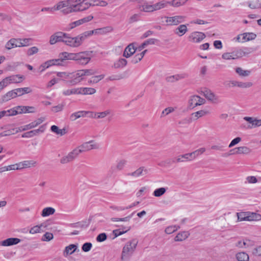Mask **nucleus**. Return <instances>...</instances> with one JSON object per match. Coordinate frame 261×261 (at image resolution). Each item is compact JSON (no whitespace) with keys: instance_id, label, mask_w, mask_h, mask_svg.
I'll list each match as a JSON object with an SVG mask.
<instances>
[{"instance_id":"obj_7","label":"nucleus","mask_w":261,"mask_h":261,"mask_svg":"<svg viewBox=\"0 0 261 261\" xmlns=\"http://www.w3.org/2000/svg\"><path fill=\"white\" fill-rule=\"evenodd\" d=\"M249 54L243 49H240L231 53H225L222 54V58L224 60H236L240 58Z\"/></svg>"},{"instance_id":"obj_50","label":"nucleus","mask_w":261,"mask_h":261,"mask_svg":"<svg viewBox=\"0 0 261 261\" xmlns=\"http://www.w3.org/2000/svg\"><path fill=\"white\" fill-rule=\"evenodd\" d=\"M127 77L126 71L122 73H120L117 75L111 76L109 77V79L111 81L114 80H120Z\"/></svg>"},{"instance_id":"obj_1","label":"nucleus","mask_w":261,"mask_h":261,"mask_svg":"<svg viewBox=\"0 0 261 261\" xmlns=\"http://www.w3.org/2000/svg\"><path fill=\"white\" fill-rule=\"evenodd\" d=\"M96 73L92 69L79 70L76 72H58L57 76L68 86H75L82 81L84 76H89Z\"/></svg>"},{"instance_id":"obj_32","label":"nucleus","mask_w":261,"mask_h":261,"mask_svg":"<svg viewBox=\"0 0 261 261\" xmlns=\"http://www.w3.org/2000/svg\"><path fill=\"white\" fill-rule=\"evenodd\" d=\"M22 169L36 166L37 162L34 160H26L20 162Z\"/></svg>"},{"instance_id":"obj_47","label":"nucleus","mask_w":261,"mask_h":261,"mask_svg":"<svg viewBox=\"0 0 261 261\" xmlns=\"http://www.w3.org/2000/svg\"><path fill=\"white\" fill-rule=\"evenodd\" d=\"M167 188L162 187L155 189L153 192V195L155 197H161L163 196L166 192Z\"/></svg>"},{"instance_id":"obj_6","label":"nucleus","mask_w":261,"mask_h":261,"mask_svg":"<svg viewBox=\"0 0 261 261\" xmlns=\"http://www.w3.org/2000/svg\"><path fill=\"white\" fill-rule=\"evenodd\" d=\"M92 51H85L74 54V61L81 65H86L91 59Z\"/></svg>"},{"instance_id":"obj_49","label":"nucleus","mask_w":261,"mask_h":261,"mask_svg":"<svg viewBox=\"0 0 261 261\" xmlns=\"http://www.w3.org/2000/svg\"><path fill=\"white\" fill-rule=\"evenodd\" d=\"M244 42L254 39L256 35L253 33H245L242 34Z\"/></svg>"},{"instance_id":"obj_60","label":"nucleus","mask_w":261,"mask_h":261,"mask_svg":"<svg viewBox=\"0 0 261 261\" xmlns=\"http://www.w3.org/2000/svg\"><path fill=\"white\" fill-rule=\"evenodd\" d=\"M39 51V49L36 46L32 47L28 49L27 55L29 56L33 55L34 54H37Z\"/></svg>"},{"instance_id":"obj_22","label":"nucleus","mask_w":261,"mask_h":261,"mask_svg":"<svg viewBox=\"0 0 261 261\" xmlns=\"http://www.w3.org/2000/svg\"><path fill=\"white\" fill-rule=\"evenodd\" d=\"M18 108V106H16L12 109L7 111H2L0 112L1 118L5 116H14L17 114H20V110Z\"/></svg>"},{"instance_id":"obj_26","label":"nucleus","mask_w":261,"mask_h":261,"mask_svg":"<svg viewBox=\"0 0 261 261\" xmlns=\"http://www.w3.org/2000/svg\"><path fill=\"white\" fill-rule=\"evenodd\" d=\"M20 162L15 164L11 165L8 166H5L0 168V173L6 171L12 170H22Z\"/></svg>"},{"instance_id":"obj_39","label":"nucleus","mask_w":261,"mask_h":261,"mask_svg":"<svg viewBox=\"0 0 261 261\" xmlns=\"http://www.w3.org/2000/svg\"><path fill=\"white\" fill-rule=\"evenodd\" d=\"M85 111H81L73 113L70 116V119L73 121L81 117H85Z\"/></svg>"},{"instance_id":"obj_23","label":"nucleus","mask_w":261,"mask_h":261,"mask_svg":"<svg viewBox=\"0 0 261 261\" xmlns=\"http://www.w3.org/2000/svg\"><path fill=\"white\" fill-rule=\"evenodd\" d=\"M148 173V170L144 167H141L137 169L134 172L128 173V175L132 176L135 177H138L141 176L145 175Z\"/></svg>"},{"instance_id":"obj_18","label":"nucleus","mask_w":261,"mask_h":261,"mask_svg":"<svg viewBox=\"0 0 261 261\" xmlns=\"http://www.w3.org/2000/svg\"><path fill=\"white\" fill-rule=\"evenodd\" d=\"M139 8L142 11L151 13L154 12L153 4L146 1H142L140 3Z\"/></svg>"},{"instance_id":"obj_55","label":"nucleus","mask_w":261,"mask_h":261,"mask_svg":"<svg viewBox=\"0 0 261 261\" xmlns=\"http://www.w3.org/2000/svg\"><path fill=\"white\" fill-rule=\"evenodd\" d=\"M127 163L126 160L121 159L117 162L116 168L118 170H122Z\"/></svg>"},{"instance_id":"obj_31","label":"nucleus","mask_w":261,"mask_h":261,"mask_svg":"<svg viewBox=\"0 0 261 261\" xmlns=\"http://www.w3.org/2000/svg\"><path fill=\"white\" fill-rule=\"evenodd\" d=\"M127 61L126 59L121 58L114 62L113 67L115 69L122 68L127 65Z\"/></svg>"},{"instance_id":"obj_34","label":"nucleus","mask_w":261,"mask_h":261,"mask_svg":"<svg viewBox=\"0 0 261 261\" xmlns=\"http://www.w3.org/2000/svg\"><path fill=\"white\" fill-rule=\"evenodd\" d=\"M210 111L206 110H200L192 114L195 120L210 114Z\"/></svg>"},{"instance_id":"obj_35","label":"nucleus","mask_w":261,"mask_h":261,"mask_svg":"<svg viewBox=\"0 0 261 261\" xmlns=\"http://www.w3.org/2000/svg\"><path fill=\"white\" fill-rule=\"evenodd\" d=\"M18 109L20 110L19 113L20 114L34 113L35 112V109L33 107L19 106Z\"/></svg>"},{"instance_id":"obj_58","label":"nucleus","mask_w":261,"mask_h":261,"mask_svg":"<svg viewBox=\"0 0 261 261\" xmlns=\"http://www.w3.org/2000/svg\"><path fill=\"white\" fill-rule=\"evenodd\" d=\"M43 226V224H41L40 225H36L32 228H31L30 230V233L31 234H35L37 233L40 232L41 228Z\"/></svg>"},{"instance_id":"obj_28","label":"nucleus","mask_w":261,"mask_h":261,"mask_svg":"<svg viewBox=\"0 0 261 261\" xmlns=\"http://www.w3.org/2000/svg\"><path fill=\"white\" fill-rule=\"evenodd\" d=\"M168 2L166 0H162L153 4L154 11H157L163 9L167 8Z\"/></svg>"},{"instance_id":"obj_57","label":"nucleus","mask_w":261,"mask_h":261,"mask_svg":"<svg viewBox=\"0 0 261 261\" xmlns=\"http://www.w3.org/2000/svg\"><path fill=\"white\" fill-rule=\"evenodd\" d=\"M178 228H179V227L177 226L176 225L170 226L167 227L165 229V231L167 234H171L173 232L176 231Z\"/></svg>"},{"instance_id":"obj_45","label":"nucleus","mask_w":261,"mask_h":261,"mask_svg":"<svg viewBox=\"0 0 261 261\" xmlns=\"http://www.w3.org/2000/svg\"><path fill=\"white\" fill-rule=\"evenodd\" d=\"M34 128V127H33L32 123H30L25 125L21 126H20L17 128H13L12 130L13 131L15 132L16 133H17L18 132L29 130L32 128Z\"/></svg>"},{"instance_id":"obj_38","label":"nucleus","mask_w":261,"mask_h":261,"mask_svg":"<svg viewBox=\"0 0 261 261\" xmlns=\"http://www.w3.org/2000/svg\"><path fill=\"white\" fill-rule=\"evenodd\" d=\"M247 221H258L261 219V215L259 214L248 212Z\"/></svg>"},{"instance_id":"obj_40","label":"nucleus","mask_w":261,"mask_h":261,"mask_svg":"<svg viewBox=\"0 0 261 261\" xmlns=\"http://www.w3.org/2000/svg\"><path fill=\"white\" fill-rule=\"evenodd\" d=\"M91 6H100L102 7H107L108 3L105 0H92L90 3Z\"/></svg>"},{"instance_id":"obj_42","label":"nucleus","mask_w":261,"mask_h":261,"mask_svg":"<svg viewBox=\"0 0 261 261\" xmlns=\"http://www.w3.org/2000/svg\"><path fill=\"white\" fill-rule=\"evenodd\" d=\"M17 96H20L24 94H28L32 92V90L29 87L19 88L15 89Z\"/></svg>"},{"instance_id":"obj_4","label":"nucleus","mask_w":261,"mask_h":261,"mask_svg":"<svg viewBox=\"0 0 261 261\" xmlns=\"http://www.w3.org/2000/svg\"><path fill=\"white\" fill-rule=\"evenodd\" d=\"M93 33V31L85 32L74 37H72L69 34L66 33L64 43L72 47H77L82 44L83 41L88 36L92 35Z\"/></svg>"},{"instance_id":"obj_43","label":"nucleus","mask_w":261,"mask_h":261,"mask_svg":"<svg viewBox=\"0 0 261 261\" xmlns=\"http://www.w3.org/2000/svg\"><path fill=\"white\" fill-rule=\"evenodd\" d=\"M55 213V209L51 207H47L43 209L41 216L43 217L53 215Z\"/></svg>"},{"instance_id":"obj_2","label":"nucleus","mask_w":261,"mask_h":261,"mask_svg":"<svg viewBox=\"0 0 261 261\" xmlns=\"http://www.w3.org/2000/svg\"><path fill=\"white\" fill-rule=\"evenodd\" d=\"M98 148L99 145L94 141L85 142L63 156L60 160V163L62 164H67L75 160L80 153Z\"/></svg>"},{"instance_id":"obj_48","label":"nucleus","mask_w":261,"mask_h":261,"mask_svg":"<svg viewBox=\"0 0 261 261\" xmlns=\"http://www.w3.org/2000/svg\"><path fill=\"white\" fill-rule=\"evenodd\" d=\"M236 257L238 261H248L249 259V255L244 252L237 253Z\"/></svg>"},{"instance_id":"obj_54","label":"nucleus","mask_w":261,"mask_h":261,"mask_svg":"<svg viewBox=\"0 0 261 261\" xmlns=\"http://www.w3.org/2000/svg\"><path fill=\"white\" fill-rule=\"evenodd\" d=\"M105 77V75L100 74L97 76H92L90 80L88 81L89 83H97L99 81L103 79Z\"/></svg>"},{"instance_id":"obj_41","label":"nucleus","mask_w":261,"mask_h":261,"mask_svg":"<svg viewBox=\"0 0 261 261\" xmlns=\"http://www.w3.org/2000/svg\"><path fill=\"white\" fill-rule=\"evenodd\" d=\"M236 72L241 77L248 76L251 73L250 70H245L241 67H237L235 68Z\"/></svg>"},{"instance_id":"obj_12","label":"nucleus","mask_w":261,"mask_h":261,"mask_svg":"<svg viewBox=\"0 0 261 261\" xmlns=\"http://www.w3.org/2000/svg\"><path fill=\"white\" fill-rule=\"evenodd\" d=\"M205 100L198 95H194L190 97L189 104L191 107L195 108L198 106H201L204 104Z\"/></svg>"},{"instance_id":"obj_30","label":"nucleus","mask_w":261,"mask_h":261,"mask_svg":"<svg viewBox=\"0 0 261 261\" xmlns=\"http://www.w3.org/2000/svg\"><path fill=\"white\" fill-rule=\"evenodd\" d=\"M17 96V93H16L15 90L10 91L6 94L2 96V99L4 102L7 101L11 99L14 98Z\"/></svg>"},{"instance_id":"obj_5","label":"nucleus","mask_w":261,"mask_h":261,"mask_svg":"<svg viewBox=\"0 0 261 261\" xmlns=\"http://www.w3.org/2000/svg\"><path fill=\"white\" fill-rule=\"evenodd\" d=\"M138 243V241L136 239H132L125 243L121 253V259L122 261L130 259L136 249Z\"/></svg>"},{"instance_id":"obj_62","label":"nucleus","mask_w":261,"mask_h":261,"mask_svg":"<svg viewBox=\"0 0 261 261\" xmlns=\"http://www.w3.org/2000/svg\"><path fill=\"white\" fill-rule=\"evenodd\" d=\"M54 238L53 233L50 232H46L42 237V241H49L51 240Z\"/></svg>"},{"instance_id":"obj_9","label":"nucleus","mask_w":261,"mask_h":261,"mask_svg":"<svg viewBox=\"0 0 261 261\" xmlns=\"http://www.w3.org/2000/svg\"><path fill=\"white\" fill-rule=\"evenodd\" d=\"M204 33L200 32L194 31L191 33L188 36V41L193 43H200L205 38Z\"/></svg>"},{"instance_id":"obj_46","label":"nucleus","mask_w":261,"mask_h":261,"mask_svg":"<svg viewBox=\"0 0 261 261\" xmlns=\"http://www.w3.org/2000/svg\"><path fill=\"white\" fill-rule=\"evenodd\" d=\"M50 129L53 132L57 135H60V136H63L66 133V129L65 128L60 129L58 126L55 125L51 126Z\"/></svg>"},{"instance_id":"obj_8","label":"nucleus","mask_w":261,"mask_h":261,"mask_svg":"<svg viewBox=\"0 0 261 261\" xmlns=\"http://www.w3.org/2000/svg\"><path fill=\"white\" fill-rule=\"evenodd\" d=\"M162 18L166 19V22L169 25H177L185 21L186 17L182 15L173 16H163Z\"/></svg>"},{"instance_id":"obj_53","label":"nucleus","mask_w":261,"mask_h":261,"mask_svg":"<svg viewBox=\"0 0 261 261\" xmlns=\"http://www.w3.org/2000/svg\"><path fill=\"white\" fill-rule=\"evenodd\" d=\"M64 96H69L72 94H78V88L68 89L64 90L62 92Z\"/></svg>"},{"instance_id":"obj_63","label":"nucleus","mask_w":261,"mask_h":261,"mask_svg":"<svg viewBox=\"0 0 261 261\" xmlns=\"http://www.w3.org/2000/svg\"><path fill=\"white\" fill-rule=\"evenodd\" d=\"M49 63H50V66L52 65H61V62L63 61V60L59 57L58 59H53L48 60Z\"/></svg>"},{"instance_id":"obj_13","label":"nucleus","mask_w":261,"mask_h":261,"mask_svg":"<svg viewBox=\"0 0 261 261\" xmlns=\"http://www.w3.org/2000/svg\"><path fill=\"white\" fill-rule=\"evenodd\" d=\"M253 84L252 82H243L236 80H231L229 81L228 86L229 87H238L241 88H248L252 87Z\"/></svg>"},{"instance_id":"obj_24","label":"nucleus","mask_w":261,"mask_h":261,"mask_svg":"<svg viewBox=\"0 0 261 261\" xmlns=\"http://www.w3.org/2000/svg\"><path fill=\"white\" fill-rule=\"evenodd\" d=\"M136 48L135 47L134 44H129L125 49L123 56L128 58L133 55L136 51Z\"/></svg>"},{"instance_id":"obj_51","label":"nucleus","mask_w":261,"mask_h":261,"mask_svg":"<svg viewBox=\"0 0 261 261\" xmlns=\"http://www.w3.org/2000/svg\"><path fill=\"white\" fill-rule=\"evenodd\" d=\"M238 221H247V216L248 212H239L237 213Z\"/></svg>"},{"instance_id":"obj_61","label":"nucleus","mask_w":261,"mask_h":261,"mask_svg":"<svg viewBox=\"0 0 261 261\" xmlns=\"http://www.w3.org/2000/svg\"><path fill=\"white\" fill-rule=\"evenodd\" d=\"M92 247V243L88 242V243H85L83 245V246L82 247V250L84 252H88L91 250Z\"/></svg>"},{"instance_id":"obj_17","label":"nucleus","mask_w":261,"mask_h":261,"mask_svg":"<svg viewBox=\"0 0 261 261\" xmlns=\"http://www.w3.org/2000/svg\"><path fill=\"white\" fill-rule=\"evenodd\" d=\"M235 151L230 154H249L252 152V149L247 146H240L230 150V151Z\"/></svg>"},{"instance_id":"obj_15","label":"nucleus","mask_w":261,"mask_h":261,"mask_svg":"<svg viewBox=\"0 0 261 261\" xmlns=\"http://www.w3.org/2000/svg\"><path fill=\"white\" fill-rule=\"evenodd\" d=\"M8 85L11 84H18L21 83L24 80V76L20 74L12 75L5 78Z\"/></svg>"},{"instance_id":"obj_29","label":"nucleus","mask_w":261,"mask_h":261,"mask_svg":"<svg viewBox=\"0 0 261 261\" xmlns=\"http://www.w3.org/2000/svg\"><path fill=\"white\" fill-rule=\"evenodd\" d=\"M174 32L176 35L181 37L188 32L187 26L186 24H180L174 30Z\"/></svg>"},{"instance_id":"obj_11","label":"nucleus","mask_w":261,"mask_h":261,"mask_svg":"<svg viewBox=\"0 0 261 261\" xmlns=\"http://www.w3.org/2000/svg\"><path fill=\"white\" fill-rule=\"evenodd\" d=\"M66 2H64V1H60L57 3L54 7H44L41 9L42 12H50L53 13L56 11L60 10L62 13V11L65 9L66 6L65 5Z\"/></svg>"},{"instance_id":"obj_37","label":"nucleus","mask_w":261,"mask_h":261,"mask_svg":"<svg viewBox=\"0 0 261 261\" xmlns=\"http://www.w3.org/2000/svg\"><path fill=\"white\" fill-rule=\"evenodd\" d=\"M158 41L157 39L154 38H150L147 39L143 43H142L138 48L139 51H141L143 48H144L146 46L149 44H154L155 43Z\"/></svg>"},{"instance_id":"obj_27","label":"nucleus","mask_w":261,"mask_h":261,"mask_svg":"<svg viewBox=\"0 0 261 261\" xmlns=\"http://www.w3.org/2000/svg\"><path fill=\"white\" fill-rule=\"evenodd\" d=\"M78 245L76 244H70L66 246L64 251L63 254L65 256L71 255L77 249Z\"/></svg>"},{"instance_id":"obj_14","label":"nucleus","mask_w":261,"mask_h":261,"mask_svg":"<svg viewBox=\"0 0 261 261\" xmlns=\"http://www.w3.org/2000/svg\"><path fill=\"white\" fill-rule=\"evenodd\" d=\"M201 93L208 100L216 103L218 101V97L210 90L204 88L201 91Z\"/></svg>"},{"instance_id":"obj_36","label":"nucleus","mask_w":261,"mask_h":261,"mask_svg":"<svg viewBox=\"0 0 261 261\" xmlns=\"http://www.w3.org/2000/svg\"><path fill=\"white\" fill-rule=\"evenodd\" d=\"M205 151V148L204 147H202L189 153L190 154L191 160L193 161L194 159H195L197 156L202 154Z\"/></svg>"},{"instance_id":"obj_16","label":"nucleus","mask_w":261,"mask_h":261,"mask_svg":"<svg viewBox=\"0 0 261 261\" xmlns=\"http://www.w3.org/2000/svg\"><path fill=\"white\" fill-rule=\"evenodd\" d=\"M45 129V125H42L39 127L38 129L32 130L28 132H26L22 135V138H31L37 135L40 133L44 132Z\"/></svg>"},{"instance_id":"obj_19","label":"nucleus","mask_w":261,"mask_h":261,"mask_svg":"<svg viewBox=\"0 0 261 261\" xmlns=\"http://www.w3.org/2000/svg\"><path fill=\"white\" fill-rule=\"evenodd\" d=\"M21 39H11L6 44V48L8 49H11L14 47H21Z\"/></svg>"},{"instance_id":"obj_59","label":"nucleus","mask_w":261,"mask_h":261,"mask_svg":"<svg viewBox=\"0 0 261 261\" xmlns=\"http://www.w3.org/2000/svg\"><path fill=\"white\" fill-rule=\"evenodd\" d=\"M174 110L175 109L173 107H168L162 111L161 117H164L169 114L173 112Z\"/></svg>"},{"instance_id":"obj_10","label":"nucleus","mask_w":261,"mask_h":261,"mask_svg":"<svg viewBox=\"0 0 261 261\" xmlns=\"http://www.w3.org/2000/svg\"><path fill=\"white\" fill-rule=\"evenodd\" d=\"M66 37V33L62 32H57L50 36L49 43L54 45L58 42H63Z\"/></svg>"},{"instance_id":"obj_52","label":"nucleus","mask_w":261,"mask_h":261,"mask_svg":"<svg viewBox=\"0 0 261 261\" xmlns=\"http://www.w3.org/2000/svg\"><path fill=\"white\" fill-rule=\"evenodd\" d=\"M111 113V110L109 109L101 112H96V119L104 118L107 116L110 115Z\"/></svg>"},{"instance_id":"obj_64","label":"nucleus","mask_w":261,"mask_h":261,"mask_svg":"<svg viewBox=\"0 0 261 261\" xmlns=\"http://www.w3.org/2000/svg\"><path fill=\"white\" fill-rule=\"evenodd\" d=\"M252 253L254 255L261 256V246L253 248Z\"/></svg>"},{"instance_id":"obj_44","label":"nucleus","mask_w":261,"mask_h":261,"mask_svg":"<svg viewBox=\"0 0 261 261\" xmlns=\"http://www.w3.org/2000/svg\"><path fill=\"white\" fill-rule=\"evenodd\" d=\"M74 54L75 53L63 52L60 54L59 57H60L61 59L63 60V61L65 60H70L74 61Z\"/></svg>"},{"instance_id":"obj_25","label":"nucleus","mask_w":261,"mask_h":261,"mask_svg":"<svg viewBox=\"0 0 261 261\" xmlns=\"http://www.w3.org/2000/svg\"><path fill=\"white\" fill-rule=\"evenodd\" d=\"M78 88V94L92 95L96 93V89L89 87H80Z\"/></svg>"},{"instance_id":"obj_3","label":"nucleus","mask_w":261,"mask_h":261,"mask_svg":"<svg viewBox=\"0 0 261 261\" xmlns=\"http://www.w3.org/2000/svg\"><path fill=\"white\" fill-rule=\"evenodd\" d=\"M64 2H66V7L62 11V13L64 15L69 14L73 12L84 11L87 10L91 6L90 3H85L80 0H65Z\"/></svg>"},{"instance_id":"obj_33","label":"nucleus","mask_w":261,"mask_h":261,"mask_svg":"<svg viewBox=\"0 0 261 261\" xmlns=\"http://www.w3.org/2000/svg\"><path fill=\"white\" fill-rule=\"evenodd\" d=\"M190 236V233L188 231H182L179 232L175 237L174 240L177 242H181L185 240Z\"/></svg>"},{"instance_id":"obj_21","label":"nucleus","mask_w":261,"mask_h":261,"mask_svg":"<svg viewBox=\"0 0 261 261\" xmlns=\"http://www.w3.org/2000/svg\"><path fill=\"white\" fill-rule=\"evenodd\" d=\"M191 161L192 160L189 153L184 154H180L178 155L176 158L171 160V162L173 163H178L181 162H189Z\"/></svg>"},{"instance_id":"obj_56","label":"nucleus","mask_w":261,"mask_h":261,"mask_svg":"<svg viewBox=\"0 0 261 261\" xmlns=\"http://www.w3.org/2000/svg\"><path fill=\"white\" fill-rule=\"evenodd\" d=\"M248 6L249 8L252 9L261 8V5L259 3V0H256L255 2L249 3Z\"/></svg>"},{"instance_id":"obj_20","label":"nucleus","mask_w":261,"mask_h":261,"mask_svg":"<svg viewBox=\"0 0 261 261\" xmlns=\"http://www.w3.org/2000/svg\"><path fill=\"white\" fill-rule=\"evenodd\" d=\"M20 239L16 238H10L4 241H0V246H10L16 245L20 242Z\"/></svg>"}]
</instances>
